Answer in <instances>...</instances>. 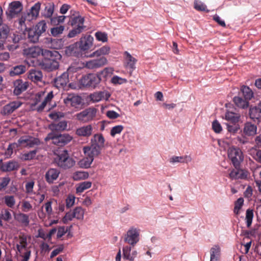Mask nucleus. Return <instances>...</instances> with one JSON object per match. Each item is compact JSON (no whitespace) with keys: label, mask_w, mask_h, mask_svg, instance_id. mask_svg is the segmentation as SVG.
<instances>
[{"label":"nucleus","mask_w":261,"mask_h":261,"mask_svg":"<svg viewBox=\"0 0 261 261\" xmlns=\"http://www.w3.org/2000/svg\"><path fill=\"white\" fill-rule=\"evenodd\" d=\"M37 150L30 151L28 153H25L22 155V159L25 160H30L34 159L36 154Z\"/></svg>","instance_id":"052dcab7"},{"label":"nucleus","mask_w":261,"mask_h":261,"mask_svg":"<svg viewBox=\"0 0 261 261\" xmlns=\"http://www.w3.org/2000/svg\"><path fill=\"white\" fill-rule=\"evenodd\" d=\"M126 82L124 79H122L118 76H114L111 79L112 83L116 84H122Z\"/></svg>","instance_id":"69168bd1"},{"label":"nucleus","mask_w":261,"mask_h":261,"mask_svg":"<svg viewBox=\"0 0 261 261\" xmlns=\"http://www.w3.org/2000/svg\"><path fill=\"white\" fill-rule=\"evenodd\" d=\"M23 53L28 58H37L41 54L43 55L44 51L39 47L34 46L23 50Z\"/></svg>","instance_id":"6ab92c4d"},{"label":"nucleus","mask_w":261,"mask_h":261,"mask_svg":"<svg viewBox=\"0 0 261 261\" xmlns=\"http://www.w3.org/2000/svg\"><path fill=\"white\" fill-rule=\"evenodd\" d=\"M38 33L34 29L30 28L28 30V37L30 41L33 43H36L38 41L39 37Z\"/></svg>","instance_id":"c9c22d12"},{"label":"nucleus","mask_w":261,"mask_h":261,"mask_svg":"<svg viewBox=\"0 0 261 261\" xmlns=\"http://www.w3.org/2000/svg\"><path fill=\"white\" fill-rule=\"evenodd\" d=\"M19 243L17 244L16 246L18 252H20L22 249H25L27 246V236L23 234L19 236Z\"/></svg>","instance_id":"a19ab883"},{"label":"nucleus","mask_w":261,"mask_h":261,"mask_svg":"<svg viewBox=\"0 0 261 261\" xmlns=\"http://www.w3.org/2000/svg\"><path fill=\"white\" fill-rule=\"evenodd\" d=\"M261 111L258 109V107L251 108L249 110V116L251 119L255 121L258 120L260 116Z\"/></svg>","instance_id":"c03bdc74"},{"label":"nucleus","mask_w":261,"mask_h":261,"mask_svg":"<svg viewBox=\"0 0 261 261\" xmlns=\"http://www.w3.org/2000/svg\"><path fill=\"white\" fill-rule=\"evenodd\" d=\"M84 18L81 16L77 15L71 18L70 20V24L73 28H78L81 29H84Z\"/></svg>","instance_id":"c756f323"},{"label":"nucleus","mask_w":261,"mask_h":261,"mask_svg":"<svg viewBox=\"0 0 261 261\" xmlns=\"http://www.w3.org/2000/svg\"><path fill=\"white\" fill-rule=\"evenodd\" d=\"M95 37L98 41H101L102 42H107L108 40L107 34L106 33H102L98 32L95 33Z\"/></svg>","instance_id":"bf43d9fd"},{"label":"nucleus","mask_w":261,"mask_h":261,"mask_svg":"<svg viewBox=\"0 0 261 261\" xmlns=\"http://www.w3.org/2000/svg\"><path fill=\"white\" fill-rule=\"evenodd\" d=\"M243 203L244 199L243 198H239L236 201L233 210V212L236 214L238 215L240 213V210H241Z\"/></svg>","instance_id":"4d7b16f0"},{"label":"nucleus","mask_w":261,"mask_h":261,"mask_svg":"<svg viewBox=\"0 0 261 261\" xmlns=\"http://www.w3.org/2000/svg\"><path fill=\"white\" fill-rule=\"evenodd\" d=\"M250 154L257 162L261 163V150L251 149L250 150Z\"/></svg>","instance_id":"6e6d98bb"},{"label":"nucleus","mask_w":261,"mask_h":261,"mask_svg":"<svg viewBox=\"0 0 261 261\" xmlns=\"http://www.w3.org/2000/svg\"><path fill=\"white\" fill-rule=\"evenodd\" d=\"M73 139V137L69 134H57L55 132L49 133L44 139L45 141H51L55 145L63 147L68 144Z\"/></svg>","instance_id":"7ed1b4c3"},{"label":"nucleus","mask_w":261,"mask_h":261,"mask_svg":"<svg viewBox=\"0 0 261 261\" xmlns=\"http://www.w3.org/2000/svg\"><path fill=\"white\" fill-rule=\"evenodd\" d=\"M23 5L19 1H13L9 4L6 11V15L9 19L14 18L22 11Z\"/></svg>","instance_id":"6e6552de"},{"label":"nucleus","mask_w":261,"mask_h":261,"mask_svg":"<svg viewBox=\"0 0 261 261\" xmlns=\"http://www.w3.org/2000/svg\"><path fill=\"white\" fill-rule=\"evenodd\" d=\"M27 69V66L25 65H18L12 67L9 72L11 76L19 75L24 73Z\"/></svg>","instance_id":"c85d7f7f"},{"label":"nucleus","mask_w":261,"mask_h":261,"mask_svg":"<svg viewBox=\"0 0 261 261\" xmlns=\"http://www.w3.org/2000/svg\"><path fill=\"white\" fill-rule=\"evenodd\" d=\"M82 100L81 96L69 94L64 99V102L67 106L76 107L82 103Z\"/></svg>","instance_id":"dca6fc26"},{"label":"nucleus","mask_w":261,"mask_h":261,"mask_svg":"<svg viewBox=\"0 0 261 261\" xmlns=\"http://www.w3.org/2000/svg\"><path fill=\"white\" fill-rule=\"evenodd\" d=\"M93 127L91 124L81 126L76 129L75 134L80 137H89L92 134Z\"/></svg>","instance_id":"b1692460"},{"label":"nucleus","mask_w":261,"mask_h":261,"mask_svg":"<svg viewBox=\"0 0 261 261\" xmlns=\"http://www.w3.org/2000/svg\"><path fill=\"white\" fill-rule=\"evenodd\" d=\"M83 151L85 157L80 161V165L82 168H88L93 162L94 157L97 156L98 155L93 153L92 151L85 147L83 148Z\"/></svg>","instance_id":"f8f14e48"},{"label":"nucleus","mask_w":261,"mask_h":261,"mask_svg":"<svg viewBox=\"0 0 261 261\" xmlns=\"http://www.w3.org/2000/svg\"><path fill=\"white\" fill-rule=\"evenodd\" d=\"M134 246L131 245H127L124 246L122 248L123 258L124 259L129 261H134L137 257L138 252L136 250H132V248Z\"/></svg>","instance_id":"2eb2a0df"},{"label":"nucleus","mask_w":261,"mask_h":261,"mask_svg":"<svg viewBox=\"0 0 261 261\" xmlns=\"http://www.w3.org/2000/svg\"><path fill=\"white\" fill-rule=\"evenodd\" d=\"M40 141L38 138L31 136H23L17 141V146L31 148L36 145H39Z\"/></svg>","instance_id":"9b49d317"},{"label":"nucleus","mask_w":261,"mask_h":261,"mask_svg":"<svg viewBox=\"0 0 261 261\" xmlns=\"http://www.w3.org/2000/svg\"><path fill=\"white\" fill-rule=\"evenodd\" d=\"M212 128L216 133H220L222 130V128L220 123L217 120H215L213 122Z\"/></svg>","instance_id":"0e129e2a"},{"label":"nucleus","mask_w":261,"mask_h":261,"mask_svg":"<svg viewBox=\"0 0 261 261\" xmlns=\"http://www.w3.org/2000/svg\"><path fill=\"white\" fill-rule=\"evenodd\" d=\"M60 174V171L57 168H50L45 174V178L48 184H53L56 180Z\"/></svg>","instance_id":"f3484780"},{"label":"nucleus","mask_w":261,"mask_h":261,"mask_svg":"<svg viewBox=\"0 0 261 261\" xmlns=\"http://www.w3.org/2000/svg\"><path fill=\"white\" fill-rule=\"evenodd\" d=\"M72 213L73 217L78 220H83L84 218L85 210L81 206H77L74 208Z\"/></svg>","instance_id":"de8ad7c7"},{"label":"nucleus","mask_w":261,"mask_h":261,"mask_svg":"<svg viewBox=\"0 0 261 261\" xmlns=\"http://www.w3.org/2000/svg\"><path fill=\"white\" fill-rule=\"evenodd\" d=\"M5 203L10 208H12L15 204V200L13 196H5L4 198Z\"/></svg>","instance_id":"603ef678"},{"label":"nucleus","mask_w":261,"mask_h":261,"mask_svg":"<svg viewBox=\"0 0 261 261\" xmlns=\"http://www.w3.org/2000/svg\"><path fill=\"white\" fill-rule=\"evenodd\" d=\"M93 38L90 35H86L80 39L75 45L81 51H86L91 48L93 45Z\"/></svg>","instance_id":"ddd939ff"},{"label":"nucleus","mask_w":261,"mask_h":261,"mask_svg":"<svg viewBox=\"0 0 261 261\" xmlns=\"http://www.w3.org/2000/svg\"><path fill=\"white\" fill-rule=\"evenodd\" d=\"M34 29L40 36L44 33L47 29V25L45 20H41L35 25Z\"/></svg>","instance_id":"49530a36"},{"label":"nucleus","mask_w":261,"mask_h":261,"mask_svg":"<svg viewBox=\"0 0 261 261\" xmlns=\"http://www.w3.org/2000/svg\"><path fill=\"white\" fill-rule=\"evenodd\" d=\"M257 126L251 122H247L243 128V134L247 136H253L256 134Z\"/></svg>","instance_id":"a878e982"},{"label":"nucleus","mask_w":261,"mask_h":261,"mask_svg":"<svg viewBox=\"0 0 261 261\" xmlns=\"http://www.w3.org/2000/svg\"><path fill=\"white\" fill-rule=\"evenodd\" d=\"M107 63V59L104 57H100L96 59L91 60L83 63V66L89 69H93L99 68L106 64Z\"/></svg>","instance_id":"4468645a"},{"label":"nucleus","mask_w":261,"mask_h":261,"mask_svg":"<svg viewBox=\"0 0 261 261\" xmlns=\"http://www.w3.org/2000/svg\"><path fill=\"white\" fill-rule=\"evenodd\" d=\"M55 5L52 2L48 3L45 4V7L43 12H42V15L45 18H51L54 12Z\"/></svg>","instance_id":"f704fd0d"},{"label":"nucleus","mask_w":261,"mask_h":261,"mask_svg":"<svg viewBox=\"0 0 261 261\" xmlns=\"http://www.w3.org/2000/svg\"><path fill=\"white\" fill-rule=\"evenodd\" d=\"M227 153L228 158L231 160L234 167L236 168H239L244 160L242 150L238 147H231L228 149Z\"/></svg>","instance_id":"423d86ee"},{"label":"nucleus","mask_w":261,"mask_h":261,"mask_svg":"<svg viewBox=\"0 0 261 261\" xmlns=\"http://www.w3.org/2000/svg\"><path fill=\"white\" fill-rule=\"evenodd\" d=\"M194 8L198 11H206V6L201 2L196 1L194 2Z\"/></svg>","instance_id":"338daca9"},{"label":"nucleus","mask_w":261,"mask_h":261,"mask_svg":"<svg viewBox=\"0 0 261 261\" xmlns=\"http://www.w3.org/2000/svg\"><path fill=\"white\" fill-rule=\"evenodd\" d=\"M113 69L112 68H105L102 71L99 72L98 75L100 76V79L101 77L107 78L108 76H110L113 73Z\"/></svg>","instance_id":"864d4df0"},{"label":"nucleus","mask_w":261,"mask_h":261,"mask_svg":"<svg viewBox=\"0 0 261 261\" xmlns=\"http://www.w3.org/2000/svg\"><path fill=\"white\" fill-rule=\"evenodd\" d=\"M106 116L110 119H114L119 117L120 115L113 110H109L106 112Z\"/></svg>","instance_id":"774afa93"},{"label":"nucleus","mask_w":261,"mask_h":261,"mask_svg":"<svg viewBox=\"0 0 261 261\" xmlns=\"http://www.w3.org/2000/svg\"><path fill=\"white\" fill-rule=\"evenodd\" d=\"M101 81L99 75L89 74L83 76L80 80L81 84L84 87L95 88Z\"/></svg>","instance_id":"1a4fd4ad"},{"label":"nucleus","mask_w":261,"mask_h":261,"mask_svg":"<svg viewBox=\"0 0 261 261\" xmlns=\"http://www.w3.org/2000/svg\"><path fill=\"white\" fill-rule=\"evenodd\" d=\"M64 29L65 27L64 25L57 26L51 29L50 33L53 36L57 37L59 35L62 34Z\"/></svg>","instance_id":"3c124183"},{"label":"nucleus","mask_w":261,"mask_h":261,"mask_svg":"<svg viewBox=\"0 0 261 261\" xmlns=\"http://www.w3.org/2000/svg\"><path fill=\"white\" fill-rule=\"evenodd\" d=\"M233 102L238 107L242 109L247 108L249 105V101L240 96H235L233 98Z\"/></svg>","instance_id":"e433bc0d"},{"label":"nucleus","mask_w":261,"mask_h":261,"mask_svg":"<svg viewBox=\"0 0 261 261\" xmlns=\"http://www.w3.org/2000/svg\"><path fill=\"white\" fill-rule=\"evenodd\" d=\"M140 229L130 227L124 236V242L132 246H135L140 241Z\"/></svg>","instance_id":"39448f33"},{"label":"nucleus","mask_w":261,"mask_h":261,"mask_svg":"<svg viewBox=\"0 0 261 261\" xmlns=\"http://www.w3.org/2000/svg\"><path fill=\"white\" fill-rule=\"evenodd\" d=\"M14 93L18 95L27 90L29 84L28 82H23L22 80H17L14 82Z\"/></svg>","instance_id":"4be33fe9"},{"label":"nucleus","mask_w":261,"mask_h":261,"mask_svg":"<svg viewBox=\"0 0 261 261\" xmlns=\"http://www.w3.org/2000/svg\"><path fill=\"white\" fill-rule=\"evenodd\" d=\"M110 96L109 93L106 90L94 92L90 95V98L93 102H98L102 100H108Z\"/></svg>","instance_id":"5701e85b"},{"label":"nucleus","mask_w":261,"mask_h":261,"mask_svg":"<svg viewBox=\"0 0 261 261\" xmlns=\"http://www.w3.org/2000/svg\"><path fill=\"white\" fill-rule=\"evenodd\" d=\"M192 160L190 155H184L182 156H172L169 160V162L172 165L177 163L189 164Z\"/></svg>","instance_id":"aec40b11"},{"label":"nucleus","mask_w":261,"mask_h":261,"mask_svg":"<svg viewBox=\"0 0 261 261\" xmlns=\"http://www.w3.org/2000/svg\"><path fill=\"white\" fill-rule=\"evenodd\" d=\"M124 128V126L122 125H118L113 127L110 132V135L112 137H114L117 134H120Z\"/></svg>","instance_id":"13d9d810"},{"label":"nucleus","mask_w":261,"mask_h":261,"mask_svg":"<svg viewBox=\"0 0 261 261\" xmlns=\"http://www.w3.org/2000/svg\"><path fill=\"white\" fill-rule=\"evenodd\" d=\"M124 55L126 62V67L130 69L132 71L136 68L137 60L133 57L128 52L125 51Z\"/></svg>","instance_id":"7c9ffc66"},{"label":"nucleus","mask_w":261,"mask_h":261,"mask_svg":"<svg viewBox=\"0 0 261 261\" xmlns=\"http://www.w3.org/2000/svg\"><path fill=\"white\" fill-rule=\"evenodd\" d=\"M92 186V182L89 181H85L79 184L76 187L77 193H81L85 190L89 189Z\"/></svg>","instance_id":"79ce46f5"},{"label":"nucleus","mask_w":261,"mask_h":261,"mask_svg":"<svg viewBox=\"0 0 261 261\" xmlns=\"http://www.w3.org/2000/svg\"><path fill=\"white\" fill-rule=\"evenodd\" d=\"M225 119L229 121V123H237L239 121L240 115L232 112H227L225 114Z\"/></svg>","instance_id":"37998d69"},{"label":"nucleus","mask_w":261,"mask_h":261,"mask_svg":"<svg viewBox=\"0 0 261 261\" xmlns=\"http://www.w3.org/2000/svg\"><path fill=\"white\" fill-rule=\"evenodd\" d=\"M106 145V140L101 133L95 134L90 140V145L85 147L92 151L97 155L101 153V150Z\"/></svg>","instance_id":"20e7f679"},{"label":"nucleus","mask_w":261,"mask_h":261,"mask_svg":"<svg viewBox=\"0 0 261 261\" xmlns=\"http://www.w3.org/2000/svg\"><path fill=\"white\" fill-rule=\"evenodd\" d=\"M210 261H220L221 248L218 245H214L210 249Z\"/></svg>","instance_id":"bb28decb"},{"label":"nucleus","mask_w":261,"mask_h":261,"mask_svg":"<svg viewBox=\"0 0 261 261\" xmlns=\"http://www.w3.org/2000/svg\"><path fill=\"white\" fill-rule=\"evenodd\" d=\"M67 126L68 122L66 120H62L50 124L49 125V128L52 131L51 132H63L68 130Z\"/></svg>","instance_id":"412c9836"},{"label":"nucleus","mask_w":261,"mask_h":261,"mask_svg":"<svg viewBox=\"0 0 261 261\" xmlns=\"http://www.w3.org/2000/svg\"><path fill=\"white\" fill-rule=\"evenodd\" d=\"M80 68L74 67V66L69 67L67 71L64 72L58 77L54 79V83L55 86L58 89L64 88L69 82L68 72L76 71L77 69Z\"/></svg>","instance_id":"0eeeda50"},{"label":"nucleus","mask_w":261,"mask_h":261,"mask_svg":"<svg viewBox=\"0 0 261 261\" xmlns=\"http://www.w3.org/2000/svg\"><path fill=\"white\" fill-rule=\"evenodd\" d=\"M89 177V174L85 171H77L73 174V178L74 180L85 179Z\"/></svg>","instance_id":"09e8293b"},{"label":"nucleus","mask_w":261,"mask_h":261,"mask_svg":"<svg viewBox=\"0 0 261 261\" xmlns=\"http://www.w3.org/2000/svg\"><path fill=\"white\" fill-rule=\"evenodd\" d=\"M31 20H32L30 19L29 14H26L25 13H23L21 17L18 20L19 27L21 28V30H26L27 28L25 24V21H30Z\"/></svg>","instance_id":"58836bf2"},{"label":"nucleus","mask_w":261,"mask_h":261,"mask_svg":"<svg viewBox=\"0 0 261 261\" xmlns=\"http://www.w3.org/2000/svg\"><path fill=\"white\" fill-rule=\"evenodd\" d=\"M43 56L44 58L40 63L42 68L48 71H51L59 68V60L61 58V56L58 51L45 50Z\"/></svg>","instance_id":"f257e3e1"},{"label":"nucleus","mask_w":261,"mask_h":261,"mask_svg":"<svg viewBox=\"0 0 261 261\" xmlns=\"http://www.w3.org/2000/svg\"><path fill=\"white\" fill-rule=\"evenodd\" d=\"M14 219L24 226H28L29 225V217L27 214L19 213L14 215Z\"/></svg>","instance_id":"72a5a7b5"},{"label":"nucleus","mask_w":261,"mask_h":261,"mask_svg":"<svg viewBox=\"0 0 261 261\" xmlns=\"http://www.w3.org/2000/svg\"><path fill=\"white\" fill-rule=\"evenodd\" d=\"M227 129L231 134H234L240 129V126L237 123H227Z\"/></svg>","instance_id":"8fccbe9b"},{"label":"nucleus","mask_w":261,"mask_h":261,"mask_svg":"<svg viewBox=\"0 0 261 261\" xmlns=\"http://www.w3.org/2000/svg\"><path fill=\"white\" fill-rule=\"evenodd\" d=\"M241 91L244 98L248 101L250 100L254 95L252 90L248 86H243L241 87Z\"/></svg>","instance_id":"4c0bfd02"},{"label":"nucleus","mask_w":261,"mask_h":261,"mask_svg":"<svg viewBox=\"0 0 261 261\" xmlns=\"http://www.w3.org/2000/svg\"><path fill=\"white\" fill-rule=\"evenodd\" d=\"M40 7L41 4L39 2L36 3L31 7L29 12L25 13L29 14V16L31 20L35 19L39 15Z\"/></svg>","instance_id":"473e14b6"},{"label":"nucleus","mask_w":261,"mask_h":261,"mask_svg":"<svg viewBox=\"0 0 261 261\" xmlns=\"http://www.w3.org/2000/svg\"><path fill=\"white\" fill-rule=\"evenodd\" d=\"M10 32V28L7 24H3L0 28V39L5 41Z\"/></svg>","instance_id":"a18cd8bd"},{"label":"nucleus","mask_w":261,"mask_h":261,"mask_svg":"<svg viewBox=\"0 0 261 261\" xmlns=\"http://www.w3.org/2000/svg\"><path fill=\"white\" fill-rule=\"evenodd\" d=\"M97 110L95 108H88L76 114V119L84 123L92 120L96 116Z\"/></svg>","instance_id":"9d476101"},{"label":"nucleus","mask_w":261,"mask_h":261,"mask_svg":"<svg viewBox=\"0 0 261 261\" xmlns=\"http://www.w3.org/2000/svg\"><path fill=\"white\" fill-rule=\"evenodd\" d=\"M110 50V47L109 46H103L90 54L89 57H93L94 56H100L101 55H108Z\"/></svg>","instance_id":"ea45409f"},{"label":"nucleus","mask_w":261,"mask_h":261,"mask_svg":"<svg viewBox=\"0 0 261 261\" xmlns=\"http://www.w3.org/2000/svg\"><path fill=\"white\" fill-rule=\"evenodd\" d=\"M21 104L22 103L19 101L11 102L3 107L1 113L4 115H9L19 108Z\"/></svg>","instance_id":"a211bd4d"},{"label":"nucleus","mask_w":261,"mask_h":261,"mask_svg":"<svg viewBox=\"0 0 261 261\" xmlns=\"http://www.w3.org/2000/svg\"><path fill=\"white\" fill-rule=\"evenodd\" d=\"M19 166L18 162L14 160H11L5 162V164L2 167V171L3 172H8L17 170Z\"/></svg>","instance_id":"393cba45"},{"label":"nucleus","mask_w":261,"mask_h":261,"mask_svg":"<svg viewBox=\"0 0 261 261\" xmlns=\"http://www.w3.org/2000/svg\"><path fill=\"white\" fill-rule=\"evenodd\" d=\"M54 163L59 168L67 170L75 165V161L70 156L67 150H63L55 154Z\"/></svg>","instance_id":"f03ea898"},{"label":"nucleus","mask_w":261,"mask_h":261,"mask_svg":"<svg viewBox=\"0 0 261 261\" xmlns=\"http://www.w3.org/2000/svg\"><path fill=\"white\" fill-rule=\"evenodd\" d=\"M28 77L32 82L37 83L42 80L43 75L40 70L32 69L29 71Z\"/></svg>","instance_id":"cd10ccee"},{"label":"nucleus","mask_w":261,"mask_h":261,"mask_svg":"<svg viewBox=\"0 0 261 261\" xmlns=\"http://www.w3.org/2000/svg\"><path fill=\"white\" fill-rule=\"evenodd\" d=\"M10 181V178L8 176H5L0 179V191L5 188Z\"/></svg>","instance_id":"e2e57ef3"},{"label":"nucleus","mask_w":261,"mask_h":261,"mask_svg":"<svg viewBox=\"0 0 261 261\" xmlns=\"http://www.w3.org/2000/svg\"><path fill=\"white\" fill-rule=\"evenodd\" d=\"M83 30V29H81L78 28H73V29L69 31L67 37L70 38H73L77 35L82 33Z\"/></svg>","instance_id":"680f3d73"},{"label":"nucleus","mask_w":261,"mask_h":261,"mask_svg":"<svg viewBox=\"0 0 261 261\" xmlns=\"http://www.w3.org/2000/svg\"><path fill=\"white\" fill-rule=\"evenodd\" d=\"M253 217V211L250 209H248L246 211V221L247 227H249L252 222V219Z\"/></svg>","instance_id":"5fc2aeb1"},{"label":"nucleus","mask_w":261,"mask_h":261,"mask_svg":"<svg viewBox=\"0 0 261 261\" xmlns=\"http://www.w3.org/2000/svg\"><path fill=\"white\" fill-rule=\"evenodd\" d=\"M230 178L231 179H245L247 177V174L243 170L233 169L230 171L229 174Z\"/></svg>","instance_id":"2f4dec72"}]
</instances>
